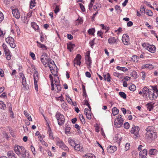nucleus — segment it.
<instances>
[{"label":"nucleus","instance_id":"f257e3e1","mask_svg":"<svg viewBox=\"0 0 158 158\" xmlns=\"http://www.w3.org/2000/svg\"><path fill=\"white\" fill-rule=\"evenodd\" d=\"M152 127L149 126L146 129L147 132L145 137L146 139L150 142L154 140L157 137L156 133L152 130Z\"/></svg>","mask_w":158,"mask_h":158},{"label":"nucleus","instance_id":"f03ea898","mask_svg":"<svg viewBox=\"0 0 158 158\" xmlns=\"http://www.w3.org/2000/svg\"><path fill=\"white\" fill-rule=\"evenodd\" d=\"M40 59L42 63L45 67L48 66V64L51 65L52 63H54V61L49 58L46 53L43 54L41 56Z\"/></svg>","mask_w":158,"mask_h":158},{"label":"nucleus","instance_id":"7ed1b4c3","mask_svg":"<svg viewBox=\"0 0 158 158\" xmlns=\"http://www.w3.org/2000/svg\"><path fill=\"white\" fill-rule=\"evenodd\" d=\"M58 124L60 126L63 125L64 123L65 118L64 116L60 113L57 112L56 114Z\"/></svg>","mask_w":158,"mask_h":158},{"label":"nucleus","instance_id":"20e7f679","mask_svg":"<svg viewBox=\"0 0 158 158\" xmlns=\"http://www.w3.org/2000/svg\"><path fill=\"white\" fill-rule=\"evenodd\" d=\"M14 150L15 153L18 156H20L22 153L26 150L23 147L18 145L14 147Z\"/></svg>","mask_w":158,"mask_h":158},{"label":"nucleus","instance_id":"39448f33","mask_svg":"<svg viewBox=\"0 0 158 158\" xmlns=\"http://www.w3.org/2000/svg\"><path fill=\"white\" fill-rule=\"evenodd\" d=\"M139 128L138 126H135L133 125L132 127L131 130V133L133 134L135 136V138H137L139 136Z\"/></svg>","mask_w":158,"mask_h":158},{"label":"nucleus","instance_id":"423d86ee","mask_svg":"<svg viewBox=\"0 0 158 158\" xmlns=\"http://www.w3.org/2000/svg\"><path fill=\"white\" fill-rule=\"evenodd\" d=\"M90 51H88L86 53L85 60L86 64L89 66L88 68H91V64L92 63V60L90 56Z\"/></svg>","mask_w":158,"mask_h":158},{"label":"nucleus","instance_id":"0eeeda50","mask_svg":"<svg viewBox=\"0 0 158 158\" xmlns=\"http://www.w3.org/2000/svg\"><path fill=\"white\" fill-rule=\"evenodd\" d=\"M20 76L22 77V84L23 86L22 89L24 90L28 89L29 88V86L26 83V78L24 75L23 73H21Z\"/></svg>","mask_w":158,"mask_h":158},{"label":"nucleus","instance_id":"6e6552de","mask_svg":"<svg viewBox=\"0 0 158 158\" xmlns=\"http://www.w3.org/2000/svg\"><path fill=\"white\" fill-rule=\"evenodd\" d=\"M148 98L150 100H153L156 98L158 93L154 92L153 90H150L148 93Z\"/></svg>","mask_w":158,"mask_h":158},{"label":"nucleus","instance_id":"1a4fd4ad","mask_svg":"<svg viewBox=\"0 0 158 158\" xmlns=\"http://www.w3.org/2000/svg\"><path fill=\"white\" fill-rule=\"evenodd\" d=\"M6 41L7 43H8L10 46L13 48H15L16 46V45L14 43V40L13 38L9 37L6 39Z\"/></svg>","mask_w":158,"mask_h":158},{"label":"nucleus","instance_id":"9d476101","mask_svg":"<svg viewBox=\"0 0 158 158\" xmlns=\"http://www.w3.org/2000/svg\"><path fill=\"white\" fill-rule=\"evenodd\" d=\"M122 41L123 43L125 45H128L129 43V36L126 34H124L122 38Z\"/></svg>","mask_w":158,"mask_h":158},{"label":"nucleus","instance_id":"9b49d317","mask_svg":"<svg viewBox=\"0 0 158 158\" xmlns=\"http://www.w3.org/2000/svg\"><path fill=\"white\" fill-rule=\"evenodd\" d=\"M81 59V56L79 54H77L76 58L73 61L74 65L75 66V64H77L78 65H80L81 63L80 60Z\"/></svg>","mask_w":158,"mask_h":158},{"label":"nucleus","instance_id":"f8f14e48","mask_svg":"<svg viewBox=\"0 0 158 158\" xmlns=\"http://www.w3.org/2000/svg\"><path fill=\"white\" fill-rule=\"evenodd\" d=\"M48 67L50 68V70L52 74L57 72V69L56 70L54 69V68L56 67V64H54V63H52V64H51V65L48 64Z\"/></svg>","mask_w":158,"mask_h":158},{"label":"nucleus","instance_id":"ddd939ff","mask_svg":"<svg viewBox=\"0 0 158 158\" xmlns=\"http://www.w3.org/2000/svg\"><path fill=\"white\" fill-rule=\"evenodd\" d=\"M123 121H122V120H117L116 119H115L114 124L115 126V127L119 128L121 127L123 125Z\"/></svg>","mask_w":158,"mask_h":158},{"label":"nucleus","instance_id":"4468645a","mask_svg":"<svg viewBox=\"0 0 158 158\" xmlns=\"http://www.w3.org/2000/svg\"><path fill=\"white\" fill-rule=\"evenodd\" d=\"M117 149V148L115 146H108L107 149L108 152L110 153H114Z\"/></svg>","mask_w":158,"mask_h":158},{"label":"nucleus","instance_id":"2eb2a0df","mask_svg":"<svg viewBox=\"0 0 158 158\" xmlns=\"http://www.w3.org/2000/svg\"><path fill=\"white\" fill-rule=\"evenodd\" d=\"M84 113L85 114L86 118L89 119H90L91 118V116L90 115L91 110H89L88 108H85L84 109Z\"/></svg>","mask_w":158,"mask_h":158},{"label":"nucleus","instance_id":"dca6fc26","mask_svg":"<svg viewBox=\"0 0 158 158\" xmlns=\"http://www.w3.org/2000/svg\"><path fill=\"white\" fill-rule=\"evenodd\" d=\"M146 49L149 52L152 53H154L156 51V47L153 45H148L146 48Z\"/></svg>","mask_w":158,"mask_h":158},{"label":"nucleus","instance_id":"f3484780","mask_svg":"<svg viewBox=\"0 0 158 158\" xmlns=\"http://www.w3.org/2000/svg\"><path fill=\"white\" fill-rule=\"evenodd\" d=\"M13 16L17 19H19L20 17L19 12L17 9H15L12 11Z\"/></svg>","mask_w":158,"mask_h":158},{"label":"nucleus","instance_id":"a211bd4d","mask_svg":"<svg viewBox=\"0 0 158 158\" xmlns=\"http://www.w3.org/2000/svg\"><path fill=\"white\" fill-rule=\"evenodd\" d=\"M59 144L60 147L64 150L66 151H68L69 150L67 146H66L65 144H64L62 141H59Z\"/></svg>","mask_w":158,"mask_h":158},{"label":"nucleus","instance_id":"6ab92c4d","mask_svg":"<svg viewBox=\"0 0 158 158\" xmlns=\"http://www.w3.org/2000/svg\"><path fill=\"white\" fill-rule=\"evenodd\" d=\"M21 156V158H31L30 157L28 152L26 150L22 153Z\"/></svg>","mask_w":158,"mask_h":158},{"label":"nucleus","instance_id":"aec40b11","mask_svg":"<svg viewBox=\"0 0 158 158\" xmlns=\"http://www.w3.org/2000/svg\"><path fill=\"white\" fill-rule=\"evenodd\" d=\"M147 150L146 149H144L142 151H140L139 153L140 156L142 158H145L147 156Z\"/></svg>","mask_w":158,"mask_h":158},{"label":"nucleus","instance_id":"412c9836","mask_svg":"<svg viewBox=\"0 0 158 158\" xmlns=\"http://www.w3.org/2000/svg\"><path fill=\"white\" fill-rule=\"evenodd\" d=\"M141 68L143 69L144 68H148L150 69H153L154 68V66L151 64H146L143 65Z\"/></svg>","mask_w":158,"mask_h":158},{"label":"nucleus","instance_id":"4be33fe9","mask_svg":"<svg viewBox=\"0 0 158 158\" xmlns=\"http://www.w3.org/2000/svg\"><path fill=\"white\" fill-rule=\"evenodd\" d=\"M7 156L9 158H17L15 156V154L12 151H9L7 153Z\"/></svg>","mask_w":158,"mask_h":158},{"label":"nucleus","instance_id":"5701e85b","mask_svg":"<svg viewBox=\"0 0 158 158\" xmlns=\"http://www.w3.org/2000/svg\"><path fill=\"white\" fill-rule=\"evenodd\" d=\"M75 47V44L71 43H69L67 44V48L70 52H71Z\"/></svg>","mask_w":158,"mask_h":158},{"label":"nucleus","instance_id":"b1692460","mask_svg":"<svg viewBox=\"0 0 158 158\" xmlns=\"http://www.w3.org/2000/svg\"><path fill=\"white\" fill-rule=\"evenodd\" d=\"M114 140L118 143H120L121 139V136L119 134H117L115 135V137L113 138Z\"/></svg>","mask_w":158,"mask_h":158},{"label":"nucleus","instance_id":"393cba45","mask_svg":"<svg viewBox=\"0 0 158 158\" xmlns=\"http://www.w3.org/2000/svg\"><path fill=\"white\" fill-rule=\"evenodd\" d=\"M74 149L78 151H82V147L81 146L80 144H75L73 147Z\"/></svg>","mask_w":158,"mask_h":158},{"label":"nucleus","instance_id":"a878e982","mask_svg":"<svg viewBox=\"0 0 158 158\" xmlns=\"http://www.w3.org/2000/svg\"><path fill=\"white\" fill-rule=\"evenodd\" d=\"M118 40L117 39H116L114 37H110L108 40V42L110 44H114L116 43Z\"/></svg>","mask_w":158,"mask_h":158},{"label":"nucleus","instance_id":"bb28decb","mask_svg":"<svg viewBox=\"0 0 158 158\" xmlns=\"http://www.w3.org/2000/svg\"><path fill=\"white\" fill-rule=\"evenodd\" d=\"M48 134L49 135V137L50 139H53L54 137L53 135V133L50 127H49L48 131Z\"/></svg>","mask_w":158,"mask_h":158},{"label":"nucleus","instance_id":"cd10ccee","mask_svg":"<svg viewBox=\"0 0 158 158\" xmlns=\"http://www.w3.org/2000/svg\"><path fill=\"white\" fill-rule=\"evenodd\" d=\"M68 143L72 147H73L76 144L75 141L72 139L71 138H69L68 139Z\"/></svg>","mask_w":158,"mask_h":158},{"label":"nucleus","instance_id":"c85d7f7f","mask_svg":"<svg viewBox=\"0 0 158 158\" xmlns=\"http://www.w3.org/2000/svg\"><path fill=\"white\" fill-rule=\"evenodd\" d=\"M150 89H149L147 87H145L143 89V94H145L146 97H147V94L149 92Z\"/></svg>","mask_w":158,"mask_h":158},{"label":"nucleus","instance_id":"c756f323","mask_svg":"<svg viewBox=\"0 0 158 158\" xmlns=\"http://www.w3.org/2000/svg\"><path fill=\"white\" fill-rule=\"evenodd\" d=\"M119 112V110L116 107H114L112 109V114L114 116L117 114Z\"/></svg>","mask_w":158,"mask_h":158},{"label":"nucleus","instance_id":"7c9ffc66","mask_svg":"<svg viewBox=\"0 0 158 158\" xmlns=\"http://www.w3.org/2000/svg\"><path fill=\"white\" fill-rule=\"evenodd\" d=\"M104 79L105 81H110V74L107 73L106 75H103Z\"/></svg>","mask_w":158,"mask_h":158},{"label":"nucleus","instance_id":"2f4dec72","mask_svg":"<svg viewBox=\"0 0 158 158\" xmlns=\"http://www.w3.org/2000/svg\"><path fill=\"white\" fill-rule=\"evenodd\" d=\"M157 152V150L155 149H151L149 151V154L150 155H155Z\"/></svg>","mask_w":158,"mask_h":158},{"label":"nucleus","instance_id":"473e14b6","mask_svg":"<svg viewBox=\"0 0 158 158\" xmlns=\"http://www.w3.org/2000/svg\"><path fill=\"white\" fill-rule=\"evenodd\" d=\"M31 26L35 30H38L39 29L38 26L35 22L31 23Z\"/></svg>","mask_w":158,"mask_h":158},{"label":"nucleus","instance_id":"72a5a7b5","mask_svg":"<svg viewBox=\"0 0 158 158\" xmlns=\"http://www.w3.org/2000/svg\"><path fill=\"white\" fill-rule=\"evenodd\" d=\"M34 81H38L39 80L38 73L37 71L35 72L33 75Z\"/></svg>","mask_w":158,"mask_h":158},{"label":"nucleus","instance_id":"f704fd0d","mask_svg":"<svg viewBox=\"0 0 158 158\" xmlns=\"http://www.w3.org/2000/svg\"><path fill=\"white\" fill-rule=\"evenodd\" d=\"M24 114L27 117V118L29 121H32V119L30 114L26 111H24Z\"/></svg>","mask_w":158,"mask_h":158},{"label":"nucleus","instance_id":"c9c22d12","mask_svg":"<svg viewBox=\"0 0 158 158\" xmlns=\"http://www.w3.org/2000/svg\"><path fill=\"white\" fill-rule=\"evenodd\" d=\"M0 108L5 110L6 108V105L3 102L0 101Z\"/></svg>","mask_w":158,"mask_h":158},{"label":"nucleus","instance_id":"e433bc0d","mask_svg":"<svg viewBox=\"0 0 158 158\" xmlns=\"http://www.w3.org/2000/svg\"><path fill=\"white\" fill-rule=\"evenodd\" d=\"M116 69L118 70H121L123 72H126L128 71V69L125 67H121L119 66L116 67Z\"/></svg>","mask_w":158,"mask_h":158},{"label":"nucleus","instance_id":"4c0bfd02","mask_svg":"<svg viewBox=\"0 0 158 158\" xmlns=\"http://www.w3.org/2000/svg\"><path fill=\"white\" fill-rule=\"evenodd\" d=\"M88 32L89 34L94 35L95 32V29L93 28L89 29L88 30Z\"/></svg>","mask_w":158,"mask_h":158},{"label":"nucleus","instance_id":"58836bf2","mask_svg":"<svg viewBox=\"0 0 158 158\" xmlns=\"http://www.w3.org/2000/svg\"><path fill=\"white\" fill-rule=\"evenodd\" d=\"M54 81H55V85L56 86L57 89L58 91H60L61 90V87L60 85L58 84V83L57 82V81H56L55 80Z\"/></svg>","mask_w":158,"mask_h":158},{"label":"nucleus","instance_id":"ea45409f","mask_svg":"<svg viewBox=\"0 0 158 158\" xmlns=\"http://www.w3.org/2000/svg\"><path fill=\"white\" fill-rule=\"evenodd\" d=\"M139 56L135 55L132 56L131 58L132 60L134 62H138L139 61Z\"/></svg>","mask_w":158,"mask_h":158},{"label":"nucleus","instance_id":"a19ab883","mask_svg":"<svg viewBox=\"0 0 158 158\" xmlns=\"http://www.w3.org/2000/svg\"><path fill=\"white\" fill-rule=\"evenodd\" d=\"M129 89L131 91H134L136 90V87L134 84H132L129 86Z\"/></svg>","mask_w":158,"mask_h":158},{"label":"nucleus","instance_id":"79ce46f5","mask_svg":"<svg viewBox=\"0 0 158 158\" xmlns=\"http://www.w3.org/2000/svg\"><path fill=\"white\" fill-rule=\"evenodd\" d=\"M146 106L148 110L149 111H151L153 109V105L150 104V103H148L146 105Z\"/></svg>","mask_w":158,"mask_h":158},{"label":"nucleus","instance_id":"37998d69","mask_svg":"<svg viewBox=\"0 0 158 158\" xmlns=\"http://www.w3.org/2000/svg\"><path fill=\"white\" fill-rule=\"evenodd\" d=\"M85 157V158H95V156L92 154H86Z\"/></svg>","mask_w":158,"mask_h":158},{"label":"nucleus","instance_id":"c03bdc74","mask_svg":"<svg viewBox=\"0 0 158 158\" xmlns=\"http://www.w3.org/2000/svg\"><path fill=\"white\" fill-rule=\"evenodd\" d=\"M120 96L123 99H126V95L123 92H120L119 93Z\"/></svg>","mask_w":158,"mask_h":158},{"label":"nucleus","instance_id":"a18cd8bd","mask_svg":"<svg viewBox=\"0 0 158 158\" xmlns=\"http://www.w3.org/2000/svg\"><path fill=\"white\" fill-rule=\"evenodd\" d=\"M145 13L146 15L150 16H151L153 15V13L151 10H146Z\"/></svg>","mask_w":158,"mask_h":158},{"label":"nucleus","instance_id":"49530a36","mask_svg":"<svg viewBox=\"0 0 158 158\" xmlns=\"http://www.w3.org/2000/svg\"><path fill=\"white\" fill-rule=\"evenodd\" d=\"M70 129L71 128L69 127L68 126H66L65 131V133L69 134Z\"/></svg>","mask_w":158,"mask_h":158},{"label":"nucleus","instance_id":"de8ad7c7","mask_svg":"<svg viewBox=\"0 0 158 158\" xmlns=\"http://www.w3.org/2000/svg\"><path fill=\"white\" fill-rule=\"evenodd\" d=\"M79 118L80 120L83 123H85V119L84 118L83 116L82 115L80 114Z\"/></svg>","mask_w":158,"mask_h":158},{"label":"nucleus","instance_id":"09e8293b","mask_svg":"<svg viewBox=\"0 0 158 158\" xmlns=\"http://www.w3.org/2000/svg\"><path fill=\"white\" fill-rule=\"evenodd\" d=\"M152 89H151L150 90H153L154 91V92H155V93H158V90L157 89V86L155 85V86H152Z\"/></svg>","mask_w":158,"mask_h":158},{"label":"nucleus","instance_id":"8fccbe9b","mask_svg":"<svg viewBox=\"0 0 158 158\" xmlns=\"http://www.w3.org/2000/svg\"><path fill=\"white\" fill-rule=\"evenodd\" d=\"M31 149L32 152L34 156H35L36 154V152L35 151V148L33 146L31 145Z\"/></svg>","mask_w":158,"mask_h":158},{"label":"nucleus","instance_id":"3c124183","mask_svg":"<svg viewBox=\"0 0 158 158\" xmlns=\"http://www.w3.org/2000/svg\"><path fill=\"white\" fill-rule=\"evenodd\" d=\"M95 39H94L92 41H90L89 42V44L92 48H93V45L94 44V41H95Z\"/></svg>","mask_w":158,"mask_h":158},{"label":"nucleus","instance_id":"603ef678","mask_svg":"<svg viewBox=\"0 0 158 158\" xmlns=\"http://www.w3.org/2000/svg\"><path fill=\"white\" fill-rule=\"evenodd\" d=\"M79 5L81 9V10L82 11L84 12L85 11V9L84 6L81 3H79Z\"/></svg>","mask_w":158,"mask_h":158},{"label":"nucleus","instance_id":"864d4df0","mask_svg":"<svg viewBox=\"0 0 158 158\" xmlns=\"http://www.w3.org/2000/svg\"><path fill=\"white\" fill-rule=\"evenodd\" d=\"M124 127L126 129H128L130 127V125L128 123L126 122L124 124Z\"/></svg>","mask_w":158,"mask_h":158},{"label":"nucleus","instance_id":"5fc2aeb1","mask_svg":"<svg viewBox=\"0 0 158 158\" xmlns=\"http://www.w3.org/2000/svg\"><path fill=\"white\" fill-rule=\"evenodd\" d=\"M84 102H85L84 104L85 105H86L88 107L89 110L91 109V107L90 106V105L89 103H88V101L86 100H84Z\"/></svg>","mask_w":158,"mask_h":158},{"label":"nucleus","instance_id":"6e6d98bb","mask_svg":"<svg viewBox=\"0 0 158 158\" xmlns=\"http://www.w3.org/2000/svg\"><path fill=\"white\" fill-rule=\"evenodd\" d=\"M35 0H31L30 2V5L31 6H32V7H34L35 6Z\"/></svg>","mask_w":158,"mask_h":158},{"label":"nucleus","instance_id":"4d7b16f0","mask_svg":"<svg viewBox=\"0 0 158 158\" xmlns=\"http://www.w3.org/2000/svg\"><path fill=\"white\" fill-rule=\"evenodd\" d=\"M54 11L55 14H57L59 11V9L58 6L56 5Z\"/></svg>","mask_w":158,"mask_h":158},{"label":"nucleus","instance_id":"13d9d810","mask_svg":"<svg viewBox=\"0 0 158 158\" xmlns=\"http://www.w3.org/2000/svg\"><path fill=\"white\" fill-rule=\"evenodd\" d=\"M38 47L42 48H45L46 49H47V47H46L44 44H40V45L38 46Z\"/></svg>","mask_w":158,"mask_h":158},{"label":"nucleus","instance_id":"bf43d9fd","mask_svg":"<svg viewBox=\"0 0 158 158\" xmlns=\"http://www.w3.org/2000/svg\"><path fill=\"white\" fill-rule=\"evenodd\" d=\"M3 19V15L2 13L0 11V23L2 21Z\"/></svg>","mask_w":158,"mask_h":158},{"label":"nucleus","instance_id":"052dcab7","mask_svg":"<svg viewBox=\"0 0 158 158\" xmlns=\"http://www.w3.org/2000/svg\"><path fill=\"white\" fill-rule=\"evenodd\" d=\"M130 146V144L129 143H127L126 144L125 147V150L126 151H127L128 150L129 148V146Z\"/></svg>","mask_w":158,"mask_h":158},{"label":"nucleus","instance_id":"680f3d73","mask_svg":"<svg viewBox=\"0 0 158 158\" xmlns=\"http://www.w3.org/2000/svg\"><path fill=\"white\" fill-rule=\"evenodd\" d=\"M30 55L32 58L33 60H35V55L34 53L32 52H30Z\"/></svg>","mask_w":158,"mask_h":158},{"label":"nucleus","instance_id":"e2e57ef3","mask_svg":"<svg viewBox=\"0 0 158 158\" xmlns=\"http://www.w3.org/2000/svg\"><path fill=\"white\" fill-rule=\"evenodd\" d=\"M113 75L115 77H119L121 76V74L120 73H118L116 72H114L113 73Z\"/></svg>","mask_w":158,"mask_h":158},{"label":"nucleus","instance_id":"0e129e2a","mask_svg":"<svg viewBox=\"0 0 158 158\" xmlns=\"http://www.w3.org/2000/svg\"><path fill=\"white\" fill-rule=\"evenodd\" d=\"M37 81H34L35 89L37 91L38 90V87L37 83Z\"/></svg>","mask_w":158,"mask_h":158},{"label":"nucleus","instance_id":"69168bd1","mask_svg":"<svg viewBox=\"0 0 158 158\" xmlns=\"http://www.w3.org/2000/svg\"><path fill=\"white\" fill-rule=\"evenodd\" d=\"M85 74L86 76L90 78L91 77V75L89 72H86Z\"/></svg>","mask_w":158,"mask_h":158},{"label":"nucleus","instance_id":"338daca9","mask_svg":"<svg viewBox=\"0 0 158 158\" xmlns=\"http://www.w3.org/2000/svg\"><path fill=\"white\" fill-rule=\"evenodd\" d=\"M0 75L2 77H3L4 76V73L2 69H0Z\"/></svg>","mask_w":158,"mask_h":158},{"label":"nucleus","instance_id":"774afa93","mask_svg":"<svg viewBox=\"0 0 158 158\" xmlns=\"http://www.w3.org/2000/svg\"><path fill=\"white\" fill-rule=\"evenodd\" d=\"M131 75L132 77H134L135 78H136L137 74L136 72H134L132 73L131 74Z\"/></svg>","mask_w":158,"mask_h":158}]
</instances>
